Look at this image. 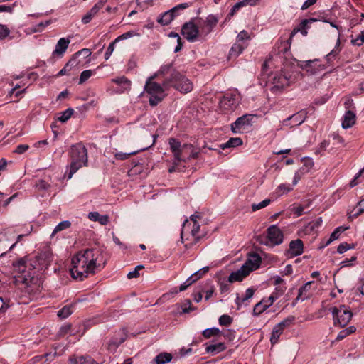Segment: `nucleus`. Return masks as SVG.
<instances>
[{
	"mask_svg": "<svg viewBox=\"0 0 364 364\" xmlns=\"http://www.w3.org/2000/svg\"><path fill=\"white\" fill-rule=\"evenodd\" d=\"M226 346L224 343H218L216 344H211L205 347V351L208 353H210L214 355L223 350H225Z\"/></svg>",
	"mask_w": 364,
	"mask_h": 364,
	"instance_id": "393cba45",
	"label": "nucleus"
},
{
	"mask_svg": "<svg viewBox=\"0 0 364 364\" xmlns=\"http://www.w3.org/2000/svg\"><path fill=\"white\" fill-rule=\"evenodd\" d=\"M242 144V140L240 137H232L224 144H220V148L225 149L226 148H235Z\"/></svg>",
	"mask_w": 364,
	"mask_h": 364,
	"instance_id": "7c9ffc66",
	"label": "nucleus"
},
{
	"mask_svg": "<svg viewBox=\"0 0 364 364\" xmlns=\"http://www.w3.org/2000/svg\"><path fill=\"white\" fill-rule=\"evenodd\" d=\"M243 6H246V4H245V2L244 1H239L237 3H236L233 7L232 8L230 14L226 16V18H225V21H230V18H232V16H234V14L242 7Z\"/></svg>",
	"mask_w": 364,
	"mask_h": 364,
	"instance_id": "ea45409f",
	"label": "nucleus"
},
{
	"mask_svg": "<svg viewBox=\"0 0 364 364\" xmlns=\"http://www.w3.org/2000/svg\"><path fill=\"white\" fill-rule=\"evenodd\" d=\"M88 218L92 221H98L101 225H106L109 222L107 215H101L98 212H90Z\"/></svg>",
	"mask_w": 364,
	"mask_h": 364,
	"instance_id": "c756f323",
	"label": "nucleus"
},
{
	"mask_svg": "<svg viewBox=\"0 0 364 364\" xmlns=\"http://www.w3.org/2000/svg\"><path fill=\"white\" fill-rule=\"evenodd\" d=\"M172 359V355L168 353H162L159 354L154 359L156 364H166L170 362Z\"/></svg>",
	"mask_w": 364,
	"mask_h": 364,
	"instance_id": "c9c22d12",
	"label": "nucleus"
},
{
	"mask_svg": "<svg viewBox=\"0 0 364 364\" xmlns=\"http://www.w3.org/2000/svg\"><path fill=\"white\" fill-rule=\"evenodd\" d=\"M316 21V18H313L302 20L300 24L296 28H294L291 31V33L290 35V39H291L294 37V36H295L299 32H300L304 36H306L308 33L307 29L309 28V24Z\"/></svg>",
	"mask_w": 364,
	"mask_h": 364,
	"instance_id": "f3484780",
	"label": "nucleus"
},
{
	"mask_svg": "<svg viewBox=\"0 0 364 364\" xmlns=\"http://www.w3.org/2000/svg\"><path fill=\"white\" fill-rule=\"evenodd\" d=\"M251 272V269H246V266H242L240 269L230 274L228 278L230 282H240Z\"/></svg>",
	"mask_w": 364,
	"mask_h": 364,
	"instance_id": "a211bd4d",
	"label": "nucleus"
},
{
	"mask_svg": "<svg viewBox=\"0 0 364 364\" xmlns=\"http://www.w3.org/2000/svg\"><path fill=\"white\" fill-rule=\"evenodd\" d=\"M295 77L287 70L276 73L271 80L270 90L274 93L282 92L284 88L294 82Z\"/></svg>",
	"mask_w": 364,
	"mask_h": 364,
	"instance_id": "39448f33",
	"label": "nucleus"
},
{
	"mask_svg": "<svg viewBox=\"0 0 364 364\" xmlns=\"http://www.w3.org/2000/svg\"><path fill=\"white\" fill-rule=\"evenodd\" d=\"M249 39H250V36L246 31L243 30V31H240L239 33V34L237 35L236 42L239 43L240 41H243L249 40Z\"/></svg>",
	"mask_w": 364,
	"mask_h": 364,
	"instance_id": "680f3d73",
	"label": "nucleus"
},
{
	"mask_svg": "<svg viewBox=\"0 0 364 364\" xmlns=\"http://www.w3.org/2000/svg\"><path fill=\"white\" fill-rule=\"evenodd\" d=\"M181 33L188 41L191 43L196 42L199 36H201L198 27L192 21L186 23L183 26Z\"/></svg>",
	"mask_w": 364,
	"mask_h": 364,
	"instance_id": "9b49d317",
	"label": "nucleus"
},
{
	"mask_svg": "<svg viewBox=\"0 0 364 364\" xmlns=\"http://www.w3.org/2000/svg\"><path fill=\"white\" fill-rule=\"evenodd\" d=\"M177 10V7H175L166 12H165L163 16L159 20V22L162 25H168L169 24L174 18V14Z\"/></svg>",
	"mask_w": 364,
	"mask_h": 364,
	"instance_id": "cd10ccee",
	"label": "nucleus"
},
{
	"mask_svg": "<svg viewBox=\"0 0 364 364\" xmlns=\"http://www.w3.org/2000/svg\"><path fill=\"white\" fill-rule=\"evenodd\" d=\"M73 114V109L71 108H68L60 113V116L58 117V120L61 122H65L70 118Z\"/></svg>",
	"mask_w": 364,
	"mask_h": 364,
	"instance_id": "49530a36",
	"label": "nucleus"
},
{
	"mask_svg": "<svg viewBox=\"0 0 364 364\" xmlns=\"http://www.w3.org/2000/svg\"><path fill=\"white\" fill-rule=\"evenodd\" d=\"M190 226H191V223L188 220H186L183 224V228H182V230L181 232V238L182 240H183L186 232L190 229Z\"/></svg>",
	"mask_w": 364,
	"mask_h": 364,
	"instance_id": "69168bd1",
	"label": "nucleus"
},
{
	"mask_svg": "<svg viewBox=\"0 0 364 364\" xmlns=\"http://www.w3.org/2000/svg\"><path fill=\"white\" fill-rule=\"evenodd\" d=\"M102 260V251L97 248L78 252L72 258L70 271L73 278L82 281L89 275L95 274L104 267L105 263Z\"/></svg>",
	"mask_w": 364,
	"mask_h": 364,
	"instance_id": "f257e3e1",
	"label": "nucleus"
},
{
	"mask_svg": "<svg viewBox=\"0 0 364 364\" xmlns=\"http://www.w3.org/2000/svg\"><path fill=\"white\" fill-rule=\"evenodd\" d=\"M170 150L173 155L174 159L173 164H179L180 162L187 161L188 151H191L192 145L189 144H181L178 140L171 138L168 140Z\"/></svg>",
	"mask_w": 364,
	"mask_h": 364,
	"instance_id": "423d86ee",
	"label": "nucleus"
},
{
	"mask_svg": "<svg viewBox=\"0 0 364 364\" xmlns=\"http://www.w3.org/2000/svg\"><path fill=\"white\" fill-rule=\"evenodd\" d=\"M232 322V318L227 314H223L219 318V323L221 326H229L231 325Z\"/></svg>",
	"mask_w": 364,
	"mask_h": 364,
	"instance_id": "864d4df0",
	"label": "nucleus"
},
{
	"mask_svg": "<svg viewBox=\"0 0 364 364\" xmlns=\"http://www.w3.org/2000/svg\"><path fill=\"white\" fill-rule=\"evenodd\" d=\"M137 151H131L128 153H123V152H116L114 154V156L116 159L117 160H126L130 156L134 155L136 154Z\"/></svg>",
	"mask_w": 364,
	"mask_h": 364,
	"instance_id": "603ef678",
	"label": "nucleus"
},
{
	"mask_svg": "<svg viewBox=\"0 0 364 364\" xmlns=\"http://www.w3.org/2000/svg\"><path fill=\"white\" fill-rule=\"evenodd\" d=\"M355 114L351 110L347 111L343 116V119L342 122L343 128L348 129L351 127L355 123Z\"/></svg>",
	"mask_w": 364,
	"mask_h": 364,
	"instance_id": "5701e85b",
	"label": "nucleus"
},
{
	"mask_svg": "<svg viewBox=\"0 0 364 364\" xmlns=\"http://www.w3.org/2000/svg\"><path fill=\"white\" fill-rule=\"evenodd\" d=\"M119 41V38H117L114 41H112L108 46L105 53V60H108L110 56L112 55L114 50V47H115V43Z\"/></svg>",
	"mask_w": 364,
	"mask_h": 364,
	"instance_id": "8fccbe9b",
	"label": "nucleus"
},
{
	"mask_svg": "<svg viewBox=\"0 0 364 364\" xmlns=\"http://www.w3.org/2000/svg\"><path fill=\"white\" fill-rule=\"evenodd\" d=\"M355 330H356V328L353 326H350L348 327L346 329L341 330L338 333V336L336 337V340L337 341H341V340L345 338L346 336H348L350 334L354 333L355 331Z\"/></svg>",
	"mask_w": 364,
	"mask_h": 364,
	"instance_id": "e433bc0d",
	"label": "nucleus"
},
{
	"mask_svg": "<svg viewBox=\"0 0 364 364\" xmlns=\"http://www.w3.org/2000/svg\"><path fill=\"white\" fill-rule=\"evenodd\" d=\"M93 74V71L91 70H86L81 73L80 79H79V84L84 83L86 80H87Z\"/></svg>",
	"mask_w": 364,
	"mask_h": 364,
	"instance_id": "3c124183",
	"label": "nucleus"
},
{
	"mask_svg": "<svg viewBox=\"0 0 364 364\" xmlns=\"http://www.w3.org/2000/svg\"><path fill=\"white\" fill-rule=\"evenodd\" d=\"M286 290V287L284 285L278 286L274 289V292L272 294L274 296H277V299L280 297Z\"/></svg>",
	"mask_w": 364,
	"mask_h": 364,
	"instance_id": "e2e57ef3",
	"label": "nucleus"
},
{
	"mask_svg": "<svg viewBox=\"0 0 364 364\" xmlns=\"http://www.w3.org/2000/svg\"><path fill=\"white\" fill-rule=\"evenodd\" d=\"M10 31L9 28L4 25L0 24V39H4L9 36Z\"/></svg>",
	"mask_w": 364,
	"mask_h": 364,
	"instance_id": "0e129e2a",
	"label": "nucleus"
},
{
	"mask_svg": "<svg viewBox=\"0 0 364 364\" xmlns=\"http://www.w3.org/2000/svg\"><path fill=\"white\" fill-rule=\"evenodd\" d=\"M79 65V61L75 59V58H71L70 60L65 64L64 68L61 69L58 73V76L65 75L70 71L72 68L77 67Z\"/></svg>",
	"mask_w": 364,
	"mask_h": 364,
	"instance_id": "c85d7f7f",
	"label": "nucleus"
},
{
	"mask_svg": "<svg viewBox=\"0 0 364 364\" xmlns=\"http://www.w3.org/2000/svg\"><path fill=\"white\" fill-rule=\"evenodd\" d=\"M335 326L343 327L350 321L353 314L348 306L339 305L331 309Z\"/></svg>",
	"mask_w": 364,
	"mask_h": 364,
	"instance_id": "0eeeda50",
	"label": "nucleus"
},
{
	"mask_svg": "<svg viewBox=\"0 0 364 364\" xmlns=\"http://www.w3.org/2000/svg\"><path fill=\"white\" fill-rule=\"evenodd\" d=\"M69 364H98L90 357L73 356L69 359Z\"/></svg>",
	"mask_w": 364,
	"mask_h": 364,
	"instance_id": "b1692460",
	"label": "nucleus"
},
{
	"mask_svg": "<svg viewBox=\"0 0 364 364\" xmlns=\"http://www.w3.org/2000/svg\"><path fill=\"white\" fill-rule=\"evenodd\" d=\"M254 292L255 290L252 288H248L244 295L240 296L237 294L235 299L237 309H240L242 305H247L246 302L253 296Z\"/></svg>",
	"mask_w": 364,
	"mask_h": 364,
	"instance_id": "4be33fe9",
	"label": "nucleus"
},
{
	"mask_svg": "<svg viewBox=\"0 0 364 364\" xmlns=\"http://www.w3.org/2000/svg\"><path fill=\"white\" fill-rule=\"evenodd\" d=\"M280 195L287 193L292 190V186L288 183H282L278 186L277 188Z\"/></svg>",
	"mask_w": 364,
	"mask_h": 364,
	"instance_id": "5fc2aeb1",
	"label": "nucleus"
},
{
	"mask_svg": "<svg viewBox=\"0 0 364 364\" xmlns=\"http://www.w3.org/2000/svg\"><path fill=\"white\" fill-rule=\"evenodd\" d=\"M271 203V200L269 198H267L262 201H261L259 203H252L251 205V208L252 211H257L258 210H260L262 208H264L269 205Z\"/></svg>",
	"mask_w": 364,
	"mask_h": 364,
	"instance_id": "c03bdc74",
	"label": "nucleus"
},
{
	"mask_svg": "<svg viewBox=\"0 0 364 364\" xmlns=\"http://www.w3.org/2000/svg\"><path fill=\"white\" fill-rule=\"evenodd\" d=\"M244 50V46L238 42L233 44L230 48L229 55L231 58H236L242 53Z\"/></svg>",
	"mask_w": 364,
	"mask_h": 364,
	"instance_id": "f704fd0d",
	"label": "nucleus"
},
{
	"mask_svg": "<svg viewBox=\"0 0 364 364\" xmlns=\"http://www.w3.org/2000/svg\"><path fill=\"white\" fill-rule=\"evenodd\" d=\"M220 333V331L219 328L215 327L206 328L203 331V336L207 338H209L211 336H218Z\"/></svg>",
	"mask_w": 364,
	"mask_h": 364,
	"instance_id": "37998d69",
	"label": "nucleus"
},
{
	"mask_svg": "<svg viewBox=\"0 0 364 364\" xmlns=\"http://www.w3.org/2000/svg\"><path fill=\"white\" fill-rule=\"evenodd\" d=\"M50 187V184L44 180H39L36 183V188L39 191L47 190Z\"/></svg>",
	"mask_w": 364,
	"mask_h": 364,
	"instance_id": "4d7b16f0",
	"label": "nucleus"
},
{
	"mask_svg": "<svg viewBox=\"0 0 364 364\" xmlns=\"http://www.w3.org/2000/svg\"><path fill=\"white\" fill-rule=\"evenodd\" d=\"M277 299V296H274L272 294L267 298L262 299V304L267 309L273 304L274 301Z\"/></svg>",
	"mask_w": 364,
	"mask_h": 364,
	"instance_id": "bf43d9fd",
	"label": "nucleus"
},
{
	"mask_svg": "<svg viewBox=\"0 0 364 364\" xmlns=\"http://www.w3.org/2000/svg\"><path fill=\"white\" fill-rule=\"evenodd\" d=\"M15 243L9 246L8 239L4 235H0V257L4 256L8 251L13 249Z\"/></svg>",
	"mask_w": 364,
	"mask_h": 364,
	"instance_id": "a878e982",
	"label": "nucleus"
},
{
	"mask_svg": "<svg viewBox=\"0 0 364 364\" xmlns=\"http://www.w3.org/2000/svg\"><path fill=\"white\" fill-rule=\"evenodd\" d=\"M340 43H341L340 36H338V38L336 41V43L334 49H333L325 57L326 60L327 61L328 63H331L332 59L335 58L338 55V53L340 52V48H339Z\"/></svg>",
	"mask_w": 364,
	"mask_h": 364,
	"instance_id": "2f4dec72",
	"label": "nucleus"
},
{
	"mask_svg": "<svg viewBox=\"0 0 364 364\" xmlns=\"http://www.w3.org/2000/svg\"><path fill=\"white\" fill-rule=\"evenodd\" d=\"M254 116L252 114H245L236 119L231 124V130L235 134H243L249 132L252 123Z\"/></svg>",
	"mask_w": 364,
	"mask_h": 364,
	"instance_id": "6e6552de",
	"label": "nucleus"
},
{
	"mask_svg": "<svg viewBox=\"0 0 364 364\" xmlns=\"http://www.w3.org/2000/svg\"><path fill=\"white\" fill-rule=\"evenodd\" d=\"M200 290L203 294L204 293L205 294V299L208 300L213 295L215 288L213 285L207 283Z\"/></svg>",
	"mask_w": 364,
	"mask_h": 364,
	"instance_id": "58836bf2",
	"label": "nucleus"
},
{
	"mask_svg": "<svg viewBox=\"0 0 364 364\" xmlns=\"http://www.w3.org/2000/svg\"><path fill=\"white\" fill-rule=\"evenodd\" d=\"M107 0H99L93 7L90 10V11L95 16L98 11L105 6Z\"/></svg>",
	"mask_w": 364,
	"mask_h": 364,
	"instance_id": "de8ad7c7",
	"label": "nucleus"
},
{
	"mask_svg": "<svg viewBox=\"0 0 364 364\" xmlns=\"http://www.w3.org/2000/svg\"><path fill=\"white\" fill-rule=\"evenodd\" d=\"M70 225H71V223L68 220H64V221L59 223L55 226V228L52 233V235H53L54 234H55L60 231H62L63 230H65V229L70 228Z\"/></svg>",
	"mask_w": 364,
	"mask_h": 364,
	"instance_id": "a18cd8bd",
	"label": "nucleus"
},
{
	"mask_svg": "<svg viewBox=\"0 0 364 364\" xmlns=\"http://www.w3.org/2000/svg\"><path fill=\"white\" fill-rule=\"evenodd\" d=\"M295 321V317L294 316H289L283 321L277 324L279 327H280L283 331L291 326Z\"/></svg>",
	"mask_w": 364,
	"mask_h": 364,
	"instance_id": "4c0bfd02",
	"label": "nucleus"
},
{
	"mask_svg": "<svg viewBox=\"0 0 364 364\" xmlns=\"http://www.w3.org/2000/svg\"><path fill=\"white\" fill-rule=\"evenodd\" d=\"M218 22V18L215 15H208L204 21V26L200 28V36L206 37L213 31Z\"/></svg>",
	"mask_w": 364,
	"mask_h": 364,
	"instance_id": "4468645a",
	"label": "nucleus"
},
{
	"mask_svg": "<svg viewBox=\"0 0 364 364\" xmlns=\"http://www.w3.org/2000/svg\"><path fill=\"white\" fill-rule=\"evenodd\" d=\"M261 258L257 254L250 255L242 266H246V269H251V272L259 267Z\"/></svg>",
	"mask_w": 364,
	"mask_h": 364,
	"instance_id": "412c9836",
	"label": "nucleus"
},
{
	"mask_svg": "<svg viewBox=\"0 0 364 364\" xmlns=\"http://www.w3.org/2000/svg\"><path fill=\"white\" fill-rule=\"evenodd\" d=\"M29 149V146L27 144H19L14 151L15 153L22 154Z\"/></svg>",
	"mask_w": 364,
	"mask_h": 364,
	"instance_id": "338daca9",
	"label": "nucleus"
},
{
	"mask_svg": "<svg viewBox=\"0 0 364 364\" xmlns=\"http://www.w3.org/2000/svg\"><path fill=\"white\" fill-rule=\"evenodd\" d=\"M306 117V112L304 110L300 111L283 121L284 126H289L291 127L300 125L302 124Z\"/></svg>",
	"mask_w": 364,
	"mask_h": 364,
	"instance_id": "2eb2a0df",
	"label": "nucleus"
},
{
	"mask_svg": "<svg viewBox=\"0 0 364 364\" xmlns=\"http://www.w3.org/2000/svg\"><path fill=\"white\" fill-rule=\"evenodd\" d=\"M307 66L315 68L316 71L323 70L326 68L323 65L320 64L319 60L318 59L308 61Z\"/></svg>",
	"mask_w": 364,
	"mask_h": 364,
	"instance_id": "09e8293b",
	"label": "nucleus"
},
{
	"mask_svg": "<svg viewBox=\"0 0 364 364\" xmlns=\"http://www.w3.org/2000/svg\"><path fill=\"white\" fill-rule=\"evenodd\" d=\"M14 274L13 282L18 287L27 288L34 282L35 270L33 265L23 259L18 261L14 264Z\"/></svg>",
	"mask_w": 364,
	"mask_h": 364,
	"instance_id": "f03ea898",
	"label": "nucleus"
},
{
	"mask_svg": "<svg viewBox=\"0 0 364 364\" xmlns=\"http://www.w3.org/2000/svg\"><path fill=\"white\" fill-rule=\"evenodd\" d=\"M303 242L301 240L291 241L289 244V253L292 257L300 255L303 252Z\"/></svg>",
	"mask_w": 364,
	"mask_h": 364,
	"instance_id": "aec40b11",
	"label": "nucleus"
},
{
	"mask_svg": "<svg viewBox=\"0 0 364 364\" xmlns=\"http://www.w3.org/2000/svg\"><path fill=\"white\" fill-rule=\"evenodd\" d=\"M283 240V232L276 225H272L267 228V241L264 242L266 245L271 247L279 245Z\"/></svg>",
	"mask_w": 364,
	"mask_h": 364,
	"instance_id": "9d476101",
	"label": "nucleus"
},
{
	"mask_svg": "<svg viewBox=\"0 0 364 364\" xmlns=\"http://www.w3.org/2000/svg\"><path fill=\"white\" fill-rule=\"evenodd\" d=\"M70 40L68 38H61L58 40L55 48L54 51L53 52V55H56L59 57H62L65 52L66 51L69 43Z\"/></svg>",
	"mask_w": 364,
	"mask_h": 364,
	"instance_id": "6ab92c4d",
	"label": "nucleus"
},
{
	"mask_svg": "<svg viewBox=\"0 0 364 364\" xmlns=\"http://www.w3.org/2000/svg\"><path fill=\"white\" fill-rule=\"evenodd\" d=\"M70 164L68 167L69 173L68 178L70 179L73 175L81 167L87 165V151L86 148L81 144L72 146L70 149Z\"/></svg>",
	"mask_w": 364,
	"mask_h": 364,
	"instance_id": "7ed1b4c3",
	"label": "nucleus"
},
{
	"mask_svg": "<svg viewBox=\"0 0 364 364\" xmlns=\"http://www.w3.org/2000/svg\"><path fill=\"white\" fill-rule=\"evenodd\" d=\"M329 144H330L329 141H326V140L321 142L316 150V154H321L325 150H326V149L328 147Z\"/></svg>",
	"mask_w": 364,
	"mask_h": 364,
	"instance_id": "13d9d810",
	"label": "nucleus"
},
{
	"mask_svg": "<svg viewBox=\"0 0 364 364\" xmlns=\"http://www.w3.org/2000/svg\"><path fill=\"white\" fill-rule=\"evenodd\" d=\"M283 330L279 327L278 326H274V327L272 329L271 337H270V342L272 345L276 344L279 341V338L280 336L283 333Z\"/></svg>",
	"mask_w": 364,
	"mask_h": 364,
	"instance_id": "473e14b6",
	"label": "nucleus"
},
{
	"mask_svg": "<svg viewBox=\"0 0 364 364\" xmlns=\"http://www.w3.org/2000/svg\"><path fill=\"white\" fill-rule=\"evenodd\" d=\"M170 84L183 93H188L193 89L192 82L180 73H173Z\"/></svg>",
	"mask_w": 364,
	"mask_h": 364,
	"instance_id": "1a4fd4ad",
	"label": "nucleus"
},
{
	"mask_svg": "<svg viewBox=\"0 0 364 364\" xmlns=\"http://www.w3.org/2000/svg\"><path fill=\"white\" fill-rule=\"evenodd\" d=\"M267 308L264 306V304H262V301H261L255 306L253 313L256 315H259L263 311H264Z\"/></svg>",
	"mask_w": 364,
	"mask_h": 364,
	"instance_id": "052dcab7",
	"label": "nucleus"
},
{
	"mask_svg": "<svg viewBox=\"0 0 364 364\" xmlns=\"http://www.w3.org/2000/svg\"><path fill=\"white\" fill-rule=\"evenodd\" d=\"M70 330H71V326L70 324H65L60 328V329L59 331V335L64 336L66 334H68V333H70Z\"/></svg>",
	"mask_w": 364,
	"mask_h": 364,
	"instance_id": "774afa93",
	"label": "nucleus"
},
{
	"mask_svg": "<svg viewBox=\"0 0 364 364\" xmlns=\"http://www.w3.org/2000/svg\"><path fill=\"white\" fill-rule=\"evenodd\" d=\"M173 73H178L176 71L173 67V63H168L166 65H162L160 69L159 70L158 73H156V76L158 75H161L163 76H166L167 75H170V77H166L163 83L164 87H167L170 84V80L172 78V74Z\"/></svg>",
	"mask_w": 364,
	"mask_h": 364,
	"instance_id": "dca6fc26",
	"label": "nucleus"
},
{
	"mask_svg": "<svg viewBox=\"0 0 364 364\" xmlns=\"http://www.w3.org/2000/svg\"><path fill=\"white\" fill-rule=\"evenodd\" d=\"M238 104L236 95L232 93L226 94L220 100L219 102L220 109L225 112H232L235 109Z\"/></svg>",
	"mask_w": 364,
	"mask_h": 364,
	"instance_id": "f8f14e48",
	"label": "nucleus"
},
{
	"mask_svg": "<svg viewBox=\"0 0 364 364\" xmlns=\"http://www.w3.org/2000/svg\"><path fill=\"white\" fill-rule=\"evenodd\" d=\"M72 307V305L65 306L60 310L58 311V316L61 318H66L73 313Z\"/></svg>",
	"mask_w": 364,
	"mask_h": 364,
	"instance_id": "79ce46f5",
	"label": "nucleus"
},
{
	"mask_svg": "<svg viewBox=\"0 0 364 364\" xmlns=\"http://www.w3.org/2000/svg\"><path fill=\"white\" fill-rule=\"evenodd\" d=\"M302 163L303 165L299 170L304 173L309 172L314 165L313 159L309 157L303 158Z\"/></svg>",
	"mask_w": 364,
	"mask_h": 364,
	"instance_id": "72a5a7b5",
	"label": "nucleus"
},
{
	"mask_svg": "<svg viewBox=\"0 0 364 364\" xmlns=\"http://www.w3.org/2000/svg\"><path fill=\"white\" fill-rule=\"evenodd\" d=\"M200 230V225L198 223H193V227L191 229V234L195 238V242H197L199 240L198 237H196Z\"/></svg>",
	"mask_w": 364,
	"mask_h": 364,
	"instance_id": "6e6d98bb",
	"label": "nucleus"
},
{
	"mask_svg": "<svg viewBox=\"0 0 364 364\" xmlns=\"http://www.w3.org/2000/svg\"><path fill=\"white\" fill-rule=\"evenodd\" d=\"M156 74L150 76L145 84L144 90L149 95V104L151 106L157 105L165 97L164 87L157 82H154Z\"/></svg>",
	"mask_w": 364,
	"mask_h": 364,
	"instance_id": "20e7f679",
	"label": "nucleus"
},
{
	"mask_svg": "<svg viewBox=\"0 0 364 364\" xmlns=\"http://www.w3.org/2000/svg\"><path fill=\"white\" fill-rule=\"evenodd\" d=\"M127 339L124 330L117 331L107 343V350L110 353H114L117 348Z\"/></svg>",
	"mask_w": 364,
	"mask_h": 364,
	"instance_id": "ddd939ff",
	"label": "nucleus"
},
{
	"mask_svg": "<svg viewBox=\"0 0 364 364\" xmlns=\"http://www.w3.org/2000/svg\"><path fill=\"white\" fill-rule=\"evenodd\" d=\"M314 281H309L305 283L299 289V294L298 296L296 298L297 300L301 299L304 300L305 299L308 298V292L311 288V285L314 284Z\"/></svg>",
	"mask_w": 364,
	"mask_h": 364,
	"instance_id": "bb28decb",
	"label": "nucleus"
},
{
	"mask_svg": "<svg viewBox=\"0 0 364 364\" xmlns=\"http://www.w3.org/2000/svg\"><path fill=\"white\" fill-rule=\"evenodd\" d=\"M346 229L347 228H343L342 226L336 228L335 230L331 233L329 240L327 241L326 245H329L332 241L337 240L339 237L340 234Z\"/></svg>",
	"mask_w": 364,
	"mask_h": 364,
	"instance_id": "a19ab883",
	"label": "nucleus"
}]
</instances>
